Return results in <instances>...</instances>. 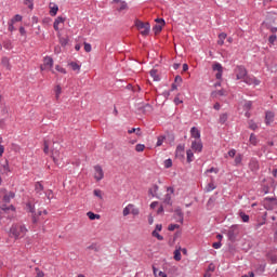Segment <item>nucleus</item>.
<instances>
[{
	"label": "nucleus",
	"mask_w": 277,
	"mask_h": 277,
	"mask_svg": "<svg viewBox=\"0 0 277 277\" xmlns=\"http://www.w3.org/2000/svg\"><path fill=\"white\" fill-rule=\"evenodd\" d=\"M249 129H251V131H256V129H259V126L251 120L249 121Z\"/></svg>",
	"instance_id": "nucleus-39"
},
{
	"label": "nucleus",
	"mask_w": 277,
	"mask_h": 277,
	"mask_svg": "<svg viewBox=\"0 0 277 277\" xmlns=\"http://www.w3.org/2000/svg\"><path fill=\"white\" fill-rule=\"evenodd\" d=\"M93 194H94V196L100 198V200H103V193L101 192V189H94Z\"/></svg>",
	"instance_id": "nucleus-41"
},
{
	"label": "nucleus",
	"mask_w": 277,
	"mask_h": 277,
	"mask_svg": "<svg viewBox=\"0 0 277 277\" xmlns=\"http://www.w3.org/2000/svg\"><path fill=\"white\" fill-rule=\"evenodd\" d=\"M35 192L39 195H42V192H44V185H42L41 182H37L35 184Z\"/></svg>",
	"instance_id": "nucleus-16"
},
{
	"label": "nucleus",
	"mask_w": 277,
	"mask_h": 277,
	"mask_svg": "<svg viewBox=\"0 0 277 277\" xmlns=\"http://www.w3.org/2000/svg\"><path fill=\"white\" fill-rule=\"evenodd\" d=\"M243 109L245 111H250V109H252V101L245 102Z\"/></svg>",
	"instance_id": "nucleus-33"
},
{
	"label": "nucleus",
	"mask_w": 277,
	"mask_h": 277,
	"mask_svg": "<svg viewBox=\"0 0 277 277\" xmlns=\"http://www.w3.org/2000/svg\"><path fill=\"white\" fill-rule=\"evenodd\" d=\"M236 72V79H246V77L248 76V70L246 69V67L243 66H237L235 69Z\"/></svg>",
	"instance_id": "nucleus-3"
},
{
	"label": "nucleus",
	"mask_w": 277,
	"mask_h": 277,
	"mask_svg": "<svg viewBox=\"0 0 277 277\" xmlns=\"http://www.w3.org/2000/svg\"><path fill=\"white\" fill-rule=\"evenodd\" d=\"M224 74V71H217L216 75H215V78L216 79H222V75Z\"/></svg>",
	"instance_id": "nucleus-64"
},
{
	"label": "nucleus",
	"mask_w": 277,
	"mask_h": 277,
	"mask_svg": "<svg viewBox=\"0 0 277 277\" xmlns=\"http://www.w3.org/2000/svg\"><path fill=\"white\" fill-rule=\"evenodd\" d=\"M135 27L138 29V31H141V35L143 36H148V34H150V23L148 22L144 23L140 19H136Z\"/></svg>",
	"instance_id": "nucleus-2"
},
{
	"label": "nucleus",
	"mask_w": 277,
	"mask_h": 277,
	"mask_svg": "<svg viewBox=\"0 0 277 277\" xmlns=\"http://www.w3.org/2000/svg\"><path fill=\"white\" fill-rule=\"evenodd\" d=\"M84 51L85 53H90L92 51V44L84 42Z\"/></svg>",
	"instance_id": "nucleus-50"
},
{
	"label": "nucleus",
	"mask_w": 277,
	"mask_h": 277,
	"mask_svg": "<svg viewBox=\"0 0 277 277\" xmlns=\"http://www.w3.org/2000/svg\"><path fill=\"white\" fill-rule=\"evenodd\" d=\"M274 118H276V115L274 111H266L265 113V124L269 126L272 122H274Z\"/></svg>",
	"instance_id": "nucleus-12"
},
{
	"label": "nucleus",
	"mask_w": 277,
	"mask_h": 277,
	"mask_svg": "<svg viewBox=\"0 0 277 277\" xmlns=\"http://www.w3.org/2000/svg\"><path fill=\"white\" fill-rule=\"evenodd\" d=\"M23 21V16L19 14H16L12 19L11 23H21Z\"/></svg>",
	"instance_id": "nucleus-38"
},
{
	"label": "nucleus",
	"mask_w": 277,
	"mask_h": 277,
	"mask_svg": "<svg viewBox=\"0 0 277 277\" xmlns=\"http://www.w3.org/2000/svg\"><path fill=\"white\" fill-rule=\"evenodd\" d=\"M239 217H241L242 222H245V223L250 222V215L246 214V212H243V211L239 212Z\"/></svg>",
	"instance_id": "nucleus-21"
},
{
	"label": "nucleus",
	"mask_w": 277,
	"mask_h": 277,
	"mask_svg": "<svg viewBox=\"0 0 277 277\" xmlns=\"http://www.w3.org/2000/svg\"><path fill=\"white\" fill-rule=\"evenodd\" d=\"M174 217L176 220V222H180V224H183V220H184V214H183V210L181 208H177L174 210Z\"/></svg>",
	"instance_id": "nucleus-10"
},
{
	"label": "nucleus",
	"mask_w": 277,
	"mask_h": 277,
	"mask_svg": "<svg viewBox=\"0 0 277 277\" xmlns=\"http://www.w3.org/2000/svg\"><path fill=\"white\" fill-rule=\"evenodd\" d=\"M176 228H181V225H179V224H170L169 226H168V230H176Z\"/></svg>",
	"instance_id": "nucleus-44"
},
{
	"label": "nucleus",
	"mask_w": 277,
	"mask_h": 277,
	"mask_svg": "<svg viewBox=\"0 0 277 277\" xmlns=\"http://www.w3.org/2000/svg\"><path fill=\"white\" fill-rule=\"evenodd\" d=\"M9 31H14V22H9Z\"/></svg>",
	"instance_id": "nucleus-63"
},
{
	"label": "nucleus",
	"mask_w": 277,
	"mask_h": 277,
	"mask_svg": "<svg viewBox=\"0 0 277 277\" xmlns=\"http://www.w3.org/2000/svg\"><path fill=\"white\" fill-rule=\"evenodd\" d=\"M19 34L21 36H27V30H25V27L23 26L19 27Z\"/></svg>",
	"instance_id": "nucleus-60"
},
{
	"label": "nucleus",
	"mask_w": 277,
	"mask_h": 277,
	"mask_svg": "<svg viewBox=\"0 0 277 277\" xmlns=\"http://www.w3.org/2000/svg\"><path fill=\"white\" fill-rule=\"evenodd\" d=\"M1 64L2 66H4V68H10V58H8V56H3L1 60Z\"/></svg>",
	"instance_id": "nucleus-30"
},
{
	"label": "nucleus",
	"mask_w": 277,
	"mask_h": 277,
	"mask_svg": "<svg viewBox=\"0 0 277 277\" xmlns=\"http://www.w3.org/2000/svg\"><path fill=\"white\" fill-rule=\"evenodd\" d=\"M266 202H274V205H277V198L276 197H265Z\"/></svg>",
	"instance_id": "nucleus-45"
},
{
	"label": "nucleus",
	"mask_w": 277,
	"mask_h": 277,
	"mask_svg": "<svg viewBox=\"0 0 277 277\" xmlns=\"http://www.w3.org/2000/svg\"><path fill=\"white\" fill-rule=\"evenodd\" d=\"M61 94H62V87L60 84H57L55 87V96H56V98H60Z\"/></svg>",
	"instance_id": "nucleus-40"
},
{
	"label": "nucleus",
	"mask_w": 277,
	"mask_h": 277,
	"mask_svg": "<svg viewBox=\"0 0 277 277\" xmlns=\"http://www.w3.org/2000/svg\"><path fill=\"white\" fill-rule=\"evenodd\" d=\"M94 179L95 181H103V179H105V172H103V167H101L100 164H96L94 167Z\"/></svg>",
	"instance_id": "nucleus-5"
},
{
	"label": "nucleus",
	"mask_w": 277,
	"mask_h": 277,
	"mask_svg": "<svg viewBox=\"0 0 277 277\" xmlns=\"http://www.w3.org/2000/svg\"><path fill=\"white\" fill-rule=\"evenodd\" d=\"M66 18L58 16L54 23H53V28L55 29V31H60V24L65 23Z\"/></svg>",
	"instance_id": "nucleus-13"
},
{
	"label": "nucleus",
	"mask_w": 277,
	"mask_h": 277,
	"mask_svg": "<svg viewBox=\"0 0 277 277\" xmlns=\"http://www.w3.org/2000/svg\"><path fill=\"white\" fill-rule=\"evenodd\" d=\"M60 42H61L62 47H66L68 44V39L67 38H61Z\"/></svg>",
	"instance_id": "nucleus-57"
},
{
	"label": "nucleus",
	"mask_w": 277,
	"mask_h": 277,
	"mask_svg": "<svg viewBox=\"0 0 277 277\" xmlns=\"http://www.w3.org/2000/svg\"><path fill=\"white\" fill-rule=\"evenodd\" d=\"M138 110L142 111V114H151L153 105H150V104H142L138 107Z\"/></svg>",
	"instance_id": "nucleus-11"
},
{
	"label": "nucleus",
	"mask_w": 277,
	"mask_h": 277,
	"mask_svg": "<svg viewBox=\"0 0 277 277\" xmlns=\"http://www.w3.org/2000/svg\"><path fill=\"white\" fill-rule=\"evenodd\" d=\"M163 202L164 205H169L170 207H172V195L170 193L164 196Z\"/></svg>",
	"instance_id": "nucleus-22"
},
{
	"label": "nucleus",
	"mask_w": 277,
	"mask_h": 277,
	"mask_svg": "<svg viewBox=\"0 0 277 277\" xmlns=\"http://www.w3.org/2000/svg\"><path fill=\"white\" fill-rule=\"evenodd\" d=\"M207 172H208V173L214 172L215 174H217V172H220V170H217V169H215V168L212 167V168L208 169Z\"/></svg>",
	"instance_id": "nucleus-62"
},
{
	"label": "nucleus",
	"mask_w": 277,
	"mask_h": 277,
	"mask_svg": "<svg viewBox=\"0 0 277 277\" xmlns=\"http://www.w3.org/2000/svg\"><path fill=\"white\" fill-rule=\"evenodd\" d=\"M58 11H60V6H57V4H54L53 6H51L50 14L52 16H57Z\"/></svg>",
	"instance_id": "nucleus-28"
},
{
	"label": "nucleus",
	"mask_w": 277,
	"mask_h": 277,
	"mask_svg": "<svg viewBox=\"0 0 277 277\" xmlns=\"http://www.w3.org/2000/svg\"><path fill=\"white\" fill-rule=\"evenodd\" d=\"M212 70H214L216 72L224 71V67H222V64H220V63H214L212 65Z\"/></svg>",
	"instance_id": "nucleus-23"
},
{
	"label": "nucleus",
	"mask_w": 277,
	"mask_h": 277,
	"mask_svg": "<svg viewBox=\"0 0 277 277\" xmlns=\"http://www.w3.org/2000/svg\"><path fill=\"white\" fill-rule=\"evenodd\" d=\"M43 146V153L49 155V141H44Z\"/></svg>",
	"instance_id": "nucleus-47"
},
{
	"label": "nucleus",
	"mask_w": 277,
	"mask_h": 277,
	"mask_svg": "<svg viewBox=\"0 0 277 277\" xmlns=\"http://www.w3.org/2000/svg\"><path fill=\"white\" fill-rule=\"evenodd\" d=\"M144 148H146L145 144H136L135 146L136 153H144Z\"/></svg>",
	"instance_id": "nucleus-36"
},
{
	"label": "nucleus",
	"mask_w": 277,
	"mask_h": 277,
	"mask_svg": "<svg viewBox=\"0 0 277 277\" xmlns=\"http://www.w3.org/2000/svg\"><path fill=\"white\" fill-rule=\"evenodd\" d=\"M250 144H252L253 146H256V144L259 143L256 135L254 133H251L250 138H249Z\"/></svg>",
	"instance_id": "nucleus-31"
},
{
	"label": "nucleus",
	"mask_w": 277,
	"mask_h": 277,
	"mask_svg": "<svg viewBox=\"0 0 277 277\" xmlns=\"http://www.w3.org/2000/svg\"><path fill=\"white\" fill-rule=\"evenodd\" d=\"M135 207L133 203H129L124 209H123V217H127V215H130L131 209Z\"/></svg>",
	"instance_id": "nucleus-20"
},
{
	"label": "nucleus",
	"mask_w": 277,
	"mask_h": 277,
	"mask_svg": "<svg viewBox=\"0 0 277 277\" xmlns=\"http://www.w3.org/2000/svg\"><path fill=\"white\" fill-rule=\"evenodd\" d=\"M192 149L195 153H202V141H193L192 142Z\"/></svg>",
	"instance_id": "nucleus-9"
},
{
	"label": "nucleus",
	"mask_w": 277,
	"mask_h": 277,
	"mask_svg": "<svg viewBox=\"0 0 277 277\" xmlns=\"http://www.w3.org/2000/svg\"><path fill=\"white\" fill-rule=\"evenodd\" d=\"M276 40H277V36L274 34V35H271L269 37H268V42H269V44H274V42H276Z\"/></svg>",
	"instance_id": "nucleus-46"
},
{
	"label": "nucleus",
	"mask_w": 277,
	"mask_h": 277,
	"mask_svg": "<svg viewBox=\"0 0 277 277\" xmlns=\"http://www.w3.org/2000/svg\"><path fill=\"white\" fill-rule=\"evenodd\" d=\"M26 211L31 213L32 224H38V217L36 216V206L31 205V202L26 203Z\"/></svg>",
	"instance_id": "nucleus-4"
},
{
	"label": "nucleus",
	"mask_w": 277,
	"mask_h": 277,
	"mask_svg": "<svg viewBox=\"0 0 277 277\" xmlns=\"http://www.w3.org/2000/svg\"><path fill=\"white\" fill-rule=\"evenodd\" d=\"M186 155H187V163H192V161H194V151L192 149H187Z\"/></svg>",
	"instance_id": "nucleus-24"
},
{
	"label": "nucleus",
	"mask_w": 277,
	"mask_h": 277,
	"mask_svg": "<svg viewBox=\"0 0 277 277\" xmlns=\"http://www.w3.org/2000/svg\"><path fill=\"white\" fill-rule=\"evenodd\" d=\"M162 29H163V25H161V24H156V25L153 27L154 34H161Z\"/></svg>",
	"instance_id": "nucleus-26"
},
{
	"label": "nucleus",
	"mask_w": 277,
	"mask_h": 277,
	"mask_svg": "<svg viewBox=\"0 0 277 277\" xmlns=\"http://www.w3.org/2000/svg\"><path fill=\"white\" fill-rule=\"evenodd\" d=\"M25 5H28L29 10H34V2L31 0H25Z\"/></svg>",
	"instance_id": "nucleus-56"
},
{
	"label": "nucleus",
	"mask_w": 277,
	"mask_h": 277,
	"mask_svg": "<svg viewBox=\"0 0 277 277\" xmlns=\"http://www.w3.org/2000/svg\"><path fill=\"white\" fill-rule=\"evenodd\" d=\"M190 135H192V137H194L195 140H200V130H198V128H196V127H193L192 129H190Z\"/></svg>",
	"instance_id": "nucleus-14"
},
{
	"label": "nucleus",
	"mask_w": 277,
	"mask_h": 277,
	"mask_svg": "<svg viewBox=\"0 0 277 277\" xmlns=\"http://www.w3.org/2000/svg\"><path fill=\"white\" fill-rule=\"evenodd\" d=\"M71 70H81V65L77 64L76 62L69 63Z\"/></svg>",
	"instance_id": "nucleus-34"
},
{
	"label": "nucleus",
	"mask_w": 277,
	"mask_h": 277,
	"mask_svg": "<svg viewBox=\"0 0 277 277\" xmlns=\"http://www.w3.org/2000/svg\"><path fill=\"white\" fill-rule=\"evenodd\" d=\"M164 168H172V159H167V160H164Z\"/></svg>",
	"instance_id": "nucleus-51"
},
{
	"label": "nucleus",
	"mask_w": 277,
	"mask_h": 277,
	"mask_svg": "<svg viewBox=\"0 0 277 277\" xmlns=\"http://www.w3.org/2000/svg\"><path fill=\"white\" fill-rule=\"evenodd\" d=\"M47 68H53V57L45 56L43 60V66H41V70H47Z\"/></svg>",
	"instance_id": "nucleus-8"
},
{
	"label": "nucleus",
	"mask_w": 277,
	"mask_h": 277,
	"mask_svg": "<svg viewBox=\"0 0 277 277\" xmlns=\"http://www.w3.org/2000/svg\"><path fill=\"white\" fill-rule=\"evenodd\" d=\"M16 195L13 192L8 193L6 195L3 196V202L9 205L11 200L15 197Z\"/></svg>",
	"instance_id": "nucleus-15"
},
{
	"label": "nucleus",
	"mask_w": 277,
	"mask_h": 277,
	"mask_svg": "<svg viewBox=\"0 0 277 277\" xmlns=\"http://www.w3.org/2000/svg\"><path fill=\"white\" fill-rule=\"evenodd\" d=\"M212 248H214V250H220V248H222V242L217 241V242L212 243Z\"/></svg>",
	"instance_id": "nucleus-52"
},
{
	"label": "nucleus",
	"mask_w": 277,
	"mask_h": 277,
	"mask_svg": "<svg viewBox=\"0 0 277 277\" xmlns=\"http://www.w3.org/2000/svg\"><path fill=\"white\" fill-rule=\"evenodd\" d=\"M249 170H251V172H256L258 170L261 169V164L259 163V159L256 158H251L249 160Z\"/></svg>",
	"instance_id": "nucleus-6"
},
{
	"label": "nucleus",
	"mask_w": 277,
	"mask_h": 277,
	"mask_svg": "<svg viewBox=\"0 0 277 277\" xmlns=\"http://www.w3.org/2000/svg\"><path fill=\"white\" fill-rule=\"evenodd\" d=\"M88 250H94V252H98V247H96V245L93 243L88 247Z\"/></svg>",
	"instance_id": "nucleus-58"
},
{
	"label": "nucleus",
	"mask_w": 277,
	"mask_h": 277,
	"mask_svg": "<svg viewBox=\"0 0 277 277\" xmlns=\"http://www.w3.org/2000/svg\"><path fill=\"white\" fill-rule=\"evenodd\" d=\"M2 168H3L4 172H10V163L8 162V160H5V163L2 164Z\"/></svg>",
	"instance_id": "nucleus-54"
},
{
	"label": "nucleus",
	"mask_w": 277,
	"mask_h": 277,
	"mask_svg": "<svg viewBox=\"0 0 277 277\" xmlns=\"http://www.w3.org/2000/svg\"><path fill=\"white\" fill-rule=\"evenodd\" d=\"M174 81L177 83V85H181V83H183V78L181 76H175Z\"/></svg>",
	"instance_id": "nucleus-55"
},
{
	"label": "nucleus",
	"mask_w": 277,
	"mask_h": 277,
	"mask_svg": "<svg viewBox=\"0 0 277 277\" xmlns=\"http://www.w3.org/2000/svg\"><path fill=\"white\" fill-rule=\"evenodd\" d=\"M185 150V147L183 145H177L176 153H183Z\"/></svg>",
	"instance_id": "nucleus-61"
},
{
	"label": "nucleus",
	"mask_w": 277,
	"mask_h": 277,
	"mask_svg": "<svg viewBox=\"0 0 277 277\" xmlns=\"http://www.w3.org/2000/svg\"><path fill=\"white\" fill-rule=\"evenodd\" d=\"M174 259L175 261H181L182 256H181V250L176 249L174 251Z\"/></svg>",
	"instance_id": "nucleus-43"
},
{
	"label": "nucleus",
	"mask_w": 277,
	"mask_h": 277,
	"mask_svg": "<svg viewBox=\"0 0 277 277\" xmlns=\"http://www.w3.org/2000/svg\"><path fill=\"white\" fill-rule=\"evenodd\" d=\"M215 184H213L212 182L209 183L206 187V192H213V189H215Z\"/></svg>",
	"instance_id": "nucleus-42"
},
{
	"label": "nucleus",
	"mask_w": 277,
	"mask_h": 277,
	"mask_svg": "<svg viewBox=\"0 0 277 277\" xmlns=\"http://www.w3.org/2000/svg\"><path fill=\"white\" fill-rule=\"evenodd\" d=\"M226 38H227L226 32H221V34L219 35L217 44H219L220 47L224 45V41L226 40Z\"/></svg>",
	"instance_id": "nucleus-19"
},
{
	"label": "nucleus",
	"mask_w": 277,
	"mask_h": 277,
	"mask_svg": "<svg viewBox=\"0 0 277 277\" xmlns=\"http://www.w3.org/2000/svg\"><path fill=\"white\" fill-rule=\"evenodd\" d=\"M55 70H57L58 72H62V75H66V69L63 68V67L60 66V65H56V66H55Z\"/></svg>",
	"instance_id": "nucleus-49"
},
{
	"label": "nucleus",
	"mask_w": 277,
	"mask_h": 277,
	"mask_svg": "<svg viewBox=\"0 0 277 277\" xmlns=\"http://www.w3.org/2000/svg\"><path fill=\"white\" fill-rule=\"evenodd\" d=\"M150 77H153L154 81H160L159 76L157 75V69H151L149 71Z\"/></svg>",
	"instance_id": "nucleus-29"
},
{
	"label": "nucleus",
	"mask_w": 277,
	"mask_h": 277,
	"mask_svg": "<svg viewBox=\"0 0 277 277\" xmlns=\"http://www.w3.org/2000/svg\"><path fill=\"white\" fill-rule=\"evenodd\" d=\"M130 213H132V215H140V209L133 207L130 211Z\"/></svg>",
	"instance_id": "nucleus-53"
},
{
	"label": "nucleus",
	"mask_w": 277,
	"mask_h": 277,
	"mask_svg": "<svg viewBox=\"0 0 277 277\" xmlns=\"http://www.w3.org/2000/svg\"><path fill=\"white\" fill-rule=\"evenodd\" d=\"M89 220H101V214H95L94 212H88L87 213Z\"/></svg>",
	"instance_id": "nucleus-25"
},
{
	"label": "nucleus",
	"mask_w": 277,
	"mask_h": 277,
	"mask_svg": "<svg viewBox=\"0 0 277 277\" xmlns=\"http://www.w3.org/2000/svg\"><path fill=\"white\" fill-rule=\"evenodd\" d=\"M163 142H166V135H160L157 137L156 146H162Z\"/></svg>",
	"instance_id": "nucleus-32"
},
{
	"label": "nucleus",
	"mask_w": 277,
	"mask_h": 277,
	"mask_svg": "<svg viewBox=\"0 0 277 277\" xmlns=\"http://www.w3.org/2000/svg\"><path fill=\"white\" fill-rule=\"evenodd\" d=\"M115 3H120L119 8H117L118 12H122V10H127L128 4L124 1H120V0H114Z\"/></svg>",
	"instance_id": "nucleus-17"
},
{
	"label": "nucleus",
	"mask_w": 277,
	"mask_h": 277,
	"mask_svg": "<svg viewBox=\"0 0 277 277\" xmlns=\"http://www.w3.org/2000/svg\"><path fill=\"white\" fill-rule=\"evenodd\" d=\"M237 225H233L228 232H227V237L229 241H235L237 239Z\"/></svg>",
	"instance_id": "nucleus-7"
},
{
	"label": "nucleus",
	"mask_w": 277,
	"mask_h": 277,
	"mask_svg": "<svg viewBox=\"0 0 277 277\" xmlns=\"http://www.w3.org/2000/svg\"><path fill=\"white\" fill-rule=\"evenodd\" d=\"M228 120V114L224 113L220 116L219 122L220 124H225V122Z\"/></svg>",
	"instance_id": "nucleus-27"
},
{
	"label": "nucleus",
	"mask_w": 277,
	"mask_h": 277,
	"mask_svg": "<svg viewBox=\"0 0 277 277\" xmlns=\"http://www.w3.org/2000/svg\"><path fill=\"white\" fill-rule=\"evenodd\" d=\"M151 235L158 239V241H163V236H161L159 233H157V229H155Z\"/></svg>",
	"instance_id": "nucleus-37"
},
{
	"label": "nucleus",
	"mask_w": 277,
	"mask_h": 277,
	"mask_svg": "<svg viewBox=\"0 0 277 277\" xmlns=\"http://www.w3.org/2000/svg\"><path fill=\"white\" fill-rule=\"evenodd\" d=\"M155 22L158 23V25H166V19L163 18H156Z\"/></svg>",
	"instance_id": "nucleus-59"
},
{
	"label": "nucleus",
	"mask_w": 277,
	"mask_h": 277,
	"mask_svg": "<svg viewBox=\"0 0 277 277\" xmlns=\"http://www.w3.org/2000/svg\"><path fill=\"white\" fill-rule=\"evenodd\" d=\"M3 48L6 49V51L12 50V41L10 40L3 41Z\"/></svg>",
	"instance_id": "nucleus-35"
},
{
	"label": "nucleus",
	"mask_w": 277,
	"mask_h": 277,
	"mask_svg": "<svg viewBox=\"0 0 277 277\" xmlns=\"http://www.w3.org/2000/svg\"><path fill=\"white\" fill-rule=\"evenodd\" d=\"M242 159L243 158L241 157V155L236 156L235 160H234L235 161V166H239V163H241Z\"/></svg>",
	"instance_id": "nucleus-48"
},
{
	"label": "nucleus",
	"mask_w": 277,
	"mask_h": 277,
	"mask_svg": "<svg viewBox=\"0 0 277 277\" xmlns=\"http://www.w3.org/2000/svg\"><path fill=\"white\" fill-rule=\"evenodd\" d=\"M11 237L21 239L24 235H27V227L25 225H12L10 228Z\"/></svg>",
	"instance_id": "nucleus-1"
},
{
	"label": "nucleus",
	"mask_w": 277,
	"mask_h": 277,
	"mask_svg": "<svg viewBox=\"0 0 277 277\" xmlns=\"http://www.w3.org/2000/svg\"><path fill=\"white\" fill-rule=\"evenodd\" d=\"M157 192H159V185L154 184L153 188H149L148 194L155 198L157 196Z\"/></svg>",
	"instance_id": "nucleus-18"
}]
</instances>
